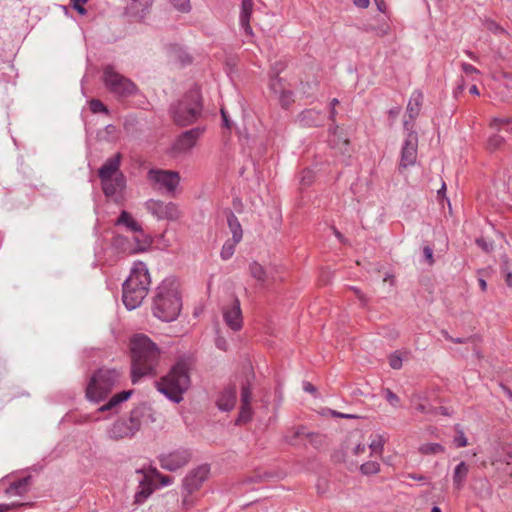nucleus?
<instances>
[{"mask_svg":"<svg viewBox=\"0 0 512 512\" xmlns=\"http://www.w3.org/2000/svg\"><path fill=\"white\" fill-rule=\"evenodd\" d=\"M505 142V138L501 136L498 132L489 137L487 142V148L490 151H495L499 149Z\"/></svg>","mask_w":512,"mask_h":512,"instance_id":"obj_39","label":"nucleus"},{"mask_svg":"<svg viewBox=\"0 0 512 512\" xmlns=\"http://www.w3.org/2000/svg\"><path fill=\"white\" fill-rule=\"evenodd\" d=\"M252 401V389L250 382L247 380L246 383L242 384L241 387V403L242 404H251Z\"/></svg>","mask_w":512,"mask_h":512,"instance_id":"obj_43","label":"nucleus"},{"mask_svg":"<svg viewBox=\"0 0 512 512\" xmlns=\"http://www.w3.org/2000/svg\"><path fill=\"white\" fill-rule=\"evenodd\" d=\"M209 471L208 465H201L191 470L183 479V491L192 494L198 490L207 479Z\"/></svg>","mask_w":512,"mask_h":512,"instance_id":"obj_14","label":"nucleus"},{"mask_svg":"<svg viewBox=\"0 0 512 512\" xmlns=\"http://www.w3.org/2000/svg\"><path fill=\"white\" fill-rule=\"evenodd\" d=\"M444 450V447L439 443H424L419 447V452L424 455L443 453Z\"/></svg>","mask_w":512,"mask_h":512,"instance_id":"obj_35","label":"nucleus"},{"mask_svg":"<svg viewBox=\"0 0 512 512\" xmlns=\"http://www.w3.org/2000/svg\"><path fill=\"white\" fill-rule=\"evenodd\" d=\"M331 137L329 139L330 145L339 150L342 154L349 153L350 142L342 133L338 132V126H331L329 128Z\"/></svg>","mask_w":512,"mask_h":512,"instance_id":"obj_25","label":"nucleus"},{"mask_svg":"<svg viewBox=\"0 0 512 512\" xmlns=\"http://www.w3.org/2000/svg\"><path fill=\"white\" fill-rule=\"evenodd\" d=\"M152 474L157 477L160 481L161 486L166 487L172 484V478L166 475H162L157 469L151 470Z\"/></svg>","mask_w":512,"mask_h":512,"instance_id":"obj_48","label":"nucleus"},{"mask_svg":"<svg viewBox=\"0 0 512 512\" xmlns=\"http://www.w3.org/2000/svg\"><path fill=\"white\" fill-rule=\"evenodd\" d=\"M423 255L429 265L434 263L433 249L430 246H425L423 248Z\"/></svg>","mask_w":512,"mask_h":512,"instance_id":"obj_52","label":"nucleus"},{"mask_svg":"<svg viewBox=\"0 0 512 512\" xmlns=\"http://www.w3.org/2000/svg\"><path fill=\"white\" fill-rule=\"evenodd\" d=\"M418 150V133H408L401 147L399 169H406L416 163Z\"/></svg>","mask_w":512,"mask_h":512,"instance_id":"obj_13","label":"nucleus"},{"mask_svg":"<svg viewBox=\"0 0 512 512\" xmlns=\"http://www.w3.org/2000/svg\"><path fill=\"white\" fill-rule=\"evenodd\" d=\"M103 82L107 90L118 99L134 96L138 91L135 83L117 72L112 65L104 67Z\"/></svg>","mask_w":512,"mask_h":512,"instance_id":"obj_7","label":"nucleus"},{"mask_svg":"<svg viewBox=\"0 0 512 512\" xmlns=\"http://www.w3.org/2000/svg\"><path fill=\"white\" fill-rule=\"evenodd\" d=\"M216 347L219 349V350H223V351H226L227 350V342L225 339L223 338H218L216 340Z\"/></svg>","mask_w":512,"mask_h":512,"instance_id":"obj_61","label":"nucleus"},{"mask_svg":"<svg viewBox=\"0 0 512 512\" xmlns=\"http://www.w3.org/2000/svg\"><path fill=\"white\" fill-rule=\"evenodd\" d=\"M403 358L399 354H391L389 357V365L393 369H400L402 367Z\"/></svg>","mask_w":512,"mask_h":512,"instance_id":"obj_49","label":"nucleus"},{"mask_svg":"<svg viewBox=\"0 0 512 512\" xmlns=\"http://www.w3.org/2000/svg\"><path fill=\"white\" fill-rule=\"evenodd\" d=\"M476 243L479 247H481L485 252H490L493 249L492 243H487L484 239H477Z\"/></svg>","mask_w":512,"mask_h":512,"instance_id":"obj_57","label":"nucleus"},{"mask_svg":"<svg viewBox=\"0 0 512 512\" xmlns=\"http://www.w3.org/2000/svg\"><path fill=\"white\" fill-rule=\"evenodd\" d=\"M303 390L311 394H314L316 392L315 386L308 381L303 382Z\"/></svg>","mask_w":512,"mask_h":512,"instance_id":"obj_59","label":"nucleus"},{"mask_svg":"<svg viewBox=\"0 0 512 512\" xmlns=\"http://www.w3.org/2000/svg\"><path fill=\"white\" fill-rule=\"evenodd\" d=\"M221 116H222V120H223V125L226 128H230L231 127V123H230V120L228 118V114H227V112L225 111L224 108H221Z\"/></svg>","mask_w":512,"mask_h":512,"instance_id":"obj_60","label":"nucleus"},{"mask_svg":"<svg viewBox=\"0 0 512 512\" xmlns=\"http://www.w3.org/2000/svg\"><path fill=\"white\" fill-rule=\"evenodd\" d=\"M507 286L512 287V270L503 273Z\"/></svg>","mask_w":512,"mask_h":512,"instance_id":"obj_64","label":"nucleus"},{"mask_svg":"<svg viewBox=\"0 0 512 512\" xmlns=\"http://www.w3.org/2000/svg\"><path fill=\"white\" fill-rule=\"evenodd\" d=\"M138 473L142 474V479L139 480V490L135 493L134 502L138 505L143 504L153 493L152 480L149 475L138 470Z\"/></svg>","mask_w":512,"mask_h":512,"instance_id":"obj_23","label":"nucleus"},{"mask_svg":"<svg viewBox=\"0 0 512 512\" xmlns=\"http://www.w3.org/2000/svg\"><path fill=\"white\" fill-rule=\"evenodd\" d=\"M462 70L466 74L479 73V70L469 63H462Z\"/></svg>","mask_w":512,"mask_h":512,"instance_id":"obj_58","label":"nucleus"},{"mask_svg":"<svg viewBox=\"0 0 512 512\" xmlns=\"http://www.w3.org/2000/svg\"><path fill=\"white\" fill-rule=\"evenodd\" d=\"M227 224L232 233V239L235 240V242H240L243 237V230L238 218L232 211L227 213Z\"/></svg>","mask_w":512,"mask_h":512,"instance_id":"obj_31","label":"nucleus"},{"mask_svg":"<svg viewBox=\"0 0 512 512\" xmlns=\"http://www.w3.org/2000/svg\"><path fill=\"white\" fill-rule=\"evenodd\" d=\"M415 410L427 415H436L437 409L436 407H433L429 403H417L415 404Z\"/></svg>","mask_w":512,"mask_h":512,"instance_id":"obj_46","label":"nucleus"},{"mask_svg":"<svg viewBox=\"0 0 512 512\" xmlns=\"http://www.w3.org/2000/svg\"><path fill=\"white\" fill-rule=\"evenodd\" d=\"M203 113V99L198 87L189 89L169 107L172 121L181 127L195 123Z\"/></svg>","mask_w":512,"mask_h":512,"instance_id":"obj_5","label":"nucleus"},{"mask_svg":"<svg viewBox=\"0 0 512 512\" xmlns=\"http://www.w3.org/2000/svg\"><path fill=\"white\" fill-rule=\"evenodd\" d=\"M297 120L302 127H321L325 124L326 114L316 109H305L297 116Z\"/></svg>","mask_w":512,"mask_h":512,"instance_id":"obj_19","label":"nucleus"},{"mask_svg":"<svg viewBox=\"0 0 512 512\" xmlns=\"http://www.w3.org/2000/svg\"><path fill=\"white\" fill-rule=\"evenodd\" d=\"M121 371L117 368L100 367L95 370L85 389L88 401L99 403L107 399L113 388L119 384Z\"/></svg>","mask_w":512,"mask_h":512,"instance_id":"obj_6","label":"nucleus"},{"mask_svg":"<svg viewBox=\"0 0 512 512\" xmlns=\"http://www.w3.org/2000/svg\"><path fill=\"white\" fill-rule=\"evenodd\" d=\"M236 399L235 386H229L220 393L216 405L219 410L229 412L235 407Z\"/></svg>","mask_w":512,"mask_h":512,"instance_id":"obj_22","label":"nucleus"},{"mask_svg":"<svg viewBox=\"0 0 512 512\" xmlns=\"http://www.w3.org/2000/svg\"><path fill=\"white\" fill-rule=\"evenodd\" d=\"M150 245L151 239L147 235L135 236L133 241L120 234L114 235L112 238V246L128 255L144 252Z\"/></svg>","mask_w":512,"mask_h":512,"instance_id":"obj_9","label":"nucleus"},{"mask_svg":"<svg viewBox=\"0 0 512 512\" xmlns=\"http://www.w3.org/2000/svg\"><path fill=\"white\" fill-rule=\"evenodd\" d=\"M101 185L105 196L113 197L124 190L126 179L123 173L119 172L114 177L101 180Z\"/></svg>","mask_w":512,"mask_h":512,"instance_id":"obj_20","label":"nucleus"},{"mask_svg":"<svg viewBox=\"0 0 512 512\" xmlns=\"http://www.w3.org/2000/svg\"><path fill=\"white\" fill-rule=\"evenodd\" d=\"M270 89L275 93V94H278L281 92V90H284V86H283V83H282V79L280 77H278V75L276 74L275 76H272L270 78Z\"/></svg>","mask_w":512,"mask_h":512,"instance_id":"obj_47","label":"nucleus"},{"mask_svg":"<svg viewBox=\"0 0 512 512\" xmlns=\"http://www.w3.org/2000/svg\"><path fill=\"white\" fill-rule=\"evenodd\" d=\"M127 16L143 19L151 10L155 0H121Z\"/></svg>","mask_w":512,"mask_h":512,"instance_id":"obj_17","label":"nucleus"},{"mask_svg":"<svg viewBox=\"0 0 512 512\" xmlns=\"http://www.w3.org/2000/svg\"><path fill=\"white\" fill-rule=\"evenodd\" d=\"M204 129L200 127L192 128L180 134L173 144V150L177 153H184L193 148L196 141L203 133Z\"/></svg>","mask_w":512,"mask_h":512,"instance_id":"obj_15","label":"nucleus"},{"mask_svg":"<svg viewBox=\"0 0 512 512\" xmlns=\"http://www.w3.org/2000/svg\"><path fill=\"white\" fill-rule=\"evenodd\" d=\"M317 86V82H301V91L303 94H306L307 96L310 95V92L314 89V87Z\"/></svg>","mask_w":512,"mask_h":512,"instance_id":"obj_53","label":"nucleus"},{"mask_svg":"<svg viewBox=\"0 0 512 512\" xmlns=\"http://www.w3.org/2000/svg\"><path fill=\"white\" fill-rule=\"evenodd\" d=\"M252 416H253V410H252L251 404L245 405V404L241 403V407H240V411H239V415L236 420V423L237 424L247 423L252 419Z\"/></svg>","mask_w":512,"mask_h":512,"instance_id":"obj_36","label":"nucleus"},{"mask_svg":"<svg viewBox=\"0 0 512 512\" xmlns=\"http://www.w3.org/2000/svg\"><path fill=\"white\" fill-rule=\"evenodd\" d=\"M253 6L254 4L252 0H242L241 2L239 22L247 38H252L254 35L252 27L250 26V18L253 12Z\"/></svg>","mask_w":512,"mask_h":512,"instance_id":"obj_21","label":"nucleus"},{"mask_svg":"<svg viewBox=\"0 0 512 512\" xmlns=\"http://www.w3.org/2000/svg\"><path fill=\"white\" fill-rule=\"evenodd\" d=\"M239 242H235V240L231 239V240H227L223 246H222V249H221V252H220V256L223 260H228L230 259L234 252H235V247L236 245L238 244Z\"/></svg>","mask_w":512,"mask_h":512,"instance_id":"obj_38","label":"nucleus"},{"mask_svg":"<svg viewBox=\"0 0 512 512\" xmlns=\"http://www.w3.org/2000/svg\"><path fill=\"white\" fill-rule=\"evenodd\" d=\"M146 209L158 220L175 221L180 217L178 206L173 202L149 200L146 202Z\"/></svg>","mask_w":512,"mask_h":512,"instance_id":"obj_11","label":"nucleus"},{"mask_svg":"<svg viewBox=\"0 0 512 512\" xmlns=\"http://www.w3.org/2000/svg\"><path fill=\"white\" fill-rule=\"evenodd\" d=\"M148 175L159 190L165 189L168 193H173L180 182L179 173L175 171L151 169Z\"/></svg>","mask_w":512,"mask_h":512,"instance_id":"obj_12","label":"nucleus"},{"mask_svg":"<svg viewBox=\"0 0 512 512\" xmlns=\"http://www.w3.org/2000/svg\"><path fill=\"white\" fill-rule=\"evenodd\" d=\"M185 494L183 495V498H182V507L184 509H189L193 506V499L190 497L191 494H188L187 492H184Z\"/></svg>","mask_w":512,"mask_h":512,"instance_id":"obj_55","label":"nucleus"},{"mask_svg":"<svg viewBox=\"0 0 512 512\" xmlns=\"http://www.w3.org/2000/svg\"><path fill=\"white\" fill-rule=\"evenodd\" d=\"M31 481V477L27 476L16 480L10 484L7 488L6 493L10 495H18L21 496L27 491V487Z\"/></svg>","mask_w":512,"mask_h":512,"instance_id":"obj_32","label":"nucleus"},{"mask_svg":"<svg viewBox=\"0 0 512 512\" xmlns=\"http://www.w3.org/2000/svg\"><path fill=\"white\" fill-rule=\"evenodd\" d=\"M129 352H161L157 344L146 334L136 333L130 337Z\"/></svg>","mask_w":512,"mask_h":512,"instance_id":"obj_18","label":"nucleus"},{"mask_svg":"<svg viewBox=\"0 0 512 512\" xmlns=\"http://www.w3.org/2000/svg\"><path fill=\"white\" fill-rule=\"evenodd\" d=\"M150 274L144 262L134 263L128 278L122 284V301L128 310L139 307L148 294Z\"/></svg>","mask_w":512,"mask_h":512,"instance_id":"obj_3","label":"nucleus"},{"mask_svg":"<svg viewBox=\"0 0 512 512\" xmlns=\"http://www.w3.org/2000/svg\"><path fill=\"white\" fill-rule=\"evenodd\" d=\"M89 107H90V110L92 111V113H106L108 114L109 111H108V108L102 103V101L98 100V99H92L90 102H89Z\"/></svg>","mask_w":512,"mask_h":512,"instance_id":"obj_45","label":"nucleus"},{"mask_svg":"<svg viewBox=\"0 0 512 512\" xmlns=\"http://www.w3.org/2000/svg\"><path fill=\"white\" fill-rule=\"evenodd\" d=\"M403 127H404V131L406 132V135L408 133H417L414 130V120H411L410 118H409V120L404 121Z\"/></svg>","mask_w":512,"mask_h":512,"instance_id":"obj_56","label":"nucleus"},{"mask_svg":"<svg viewBox=\"0 0 512 512\" xmlns=\"http://www.w3.org/2000/svg\"><path fill=\"white\" fill-rule=\"evenodd\" d=\"M355 6L359 8H367L370 4L369 0H353Z\"/></svg>","mask_w":512,"mask_h":512,"instance_id":"obj_63","label":"nucleus"},{"mask_svg":"<svg viewBox=\"0 0 512 512\" xmlns=\"http://www.w3.org/2000/svg\"><path fill=\"white\" fill-rule=\"evenodd\" d=\"M115 226H123L128 231H131V232H134V233H140L141 236L145 235L143 233V229H142V226L140 225V223H138L132 217V215L128 211H126V210H122L121 211L119 217L117 218V220L115 222Z\"/></svg>","mask_w":512,"mask_h":512,"instance_id":"obj_26","label":"nucleus"},{"mask_svg":"<svg viewBox=\"0 0 512 512\" xmlns=\"http://www.w3.org/2000/svg\"><path fill=\"white\" fill-rule=\"evenodd\" d=\"M456 434L453 437V443L456 447L461 448L468 445V439L465 436L463 430L461 429L460 425L455 426Z\"/></svg>","mask_w":512,"mask_h":512,"instance_id":"obj_41","label":"nucleus"},{"mask_svg":"<svg viewBox=\"0 0 512 512\" xmlns=\"http://www.w3.org/2000/svg\"><path fill=\"white\" fill-rule=\"evenodd\" d=\"M407 478L416 480V481H425L427 478L422 474H416V473H408Z\"/></svg>","mask_w":512,"mask_h":512,"instance_id":"obj_62","label":"nucleus"},{"mask_svg":"<svg viewBox=\"0 0 512 512\" xmlns=\"http://www.w3.org/2000/svg\"><path fill=\"white\" fill-rule=\"evenodd\" d=\"M192 365L190 359L177 361L165 376L155 382L156 390L171 402L180 403L191 385L189 372Z\"/></svg>","mask_w":512,"mask_h":512,"instance_id":"obj_2","label":"nucleus"},{"mask_svg":"<svg viewBox=\"0 0 512 512\" xmlns=\"http://www.w3.org/2000/svg\"><path fill=\"white\" fill-rule=\"evenodd\" d=\"M249 273L258 282L264 283L268 279V273L265 268L256 261L249 264Z\"/></svg>","mask_w":512,"mask_h":512,"instance_id":"obj_34","label":"nucleus"},{"mask_svg":"<svg viewBox=\"0 0 512 512\" xmlns=\"http://www.w3.org/2000/svg\"><path fill=\"white\" fill-rule=\"evenodd\" d=\"M182 309L179 283L176 278H165L155 290L152 300L153 315L163 322L176 320Z\"/></svg>","mask_w":512,"mask_h":512,"instance_id":"obj_1","label":"nucleus"},{"mask_svg":"<svg viewBox=\"0 0 512 512\" xmlns=\"http://www.w3.org/2000/svg\"><path fill=\"white\" fill-rule=\"evenodd\" d=\"M73 8L79 13L84 15L86 13V9L84 8V4L87 0H71Z\"/></svg>","mask_w":512,"mask_h":512,"instance_id":"obj_51","label":"nucleus"},{"mask_svg":"<svg viewBox=\"0 0 512 512\" xmlns=\"http://www.w3.org/2000/svg\"><path fill=\"white\" fill-rule=\"evenodd\" d=\"M314 178L315 174L313 170L310 168H305L300 173L299 181L302 187H308L313 183Z\"/></svg>","mask_w":512,"mask_h":512,"instance_id":"obj_40","label":"nucleus"},{"mask_svg":"<svg viewBox=\"0 0 512 512\" xmlns=\"http://www.w3.org/2000/svg\"><path fill=\"white\" fill-rule=\"evenodd\" d=\"M223 318L228 327L237 331L242 327V312L240 308V301L234 297L231 304L223 308Z\"/></svg>","mask_w":512,"mask_h":512,"instance_id":"obj_16","label":"nucleus"},{"mask_svg":"<svg viewBox=\"0 0 512 512\" xmlns=\"http://www.w3.org/2000/svg\"><path fill=\"white\" fill-rule=\"evenodd\" d=\"M172 5L181 10V11H187L190 8V0H169Z\"/></svg>","mask_w":512,"mask_h":512,"instance_id":"obj_50","label":"nucleus"},{"mask_svg":"<svg viewBox=\"0 0 512 512\" xmlns=\"http://www.w3.org/2000/svg\"><path fill=\"white\" fill-rule=\"evenodd\" d=\"M422 102L423 93L419 90L414 91L407 105V114L411 120H415V118L419 115Z\"/></svg>","mask_w":512,"mask_h":512,"instance_id":"obj_30","label":"nucleus"},{"mask_svg":"<svg viewBox=\"0 0 512 512\" xmlns=\"http://www.w3.org/2000/svg\"><path fill=\"white\" fill-rule=\"evenodd\" d=\"M360 470L364 475H373L379 472L380 464L376 461H368L360 466Z\"/></svg>","mask_w":512,"mask_h":512,"instance_id":"obj_42","label":"nucleus"},{"mask_svg":"<svg viewBox=\"0 0 512 512\" xmlns=\"http://www.w3.org/2000/svg\"><path fill=\"white\" fill-rule=\"evenodd\" d=\"M155 421L153 410L145 404H140L134 407L128 416L115 420L108 428L107 434L113 440L133 438L142 426Z\"/></svg>","mask_w":512,"mask_h":512,"instance_id":"obj_4","label":"nucleus"},{"mask_svg":"<svg viewBox=\"0 0 512 512\" xmlns=\"http://www.w3.org/2000/svg\"><path fill=\"white\" fill-rule=\"evenodd\" d=\"M469 465L461 461L453 471V486L456 490H461L464 487L465 481L469 474Z\"/></svg>","mask_w":512,"mask_h":512,"instance_id":"obj_28","label":"nucleus"},{"mask_svg":"<svg viewBox=\"0 0 512 512\" xmlns=\"http://www.w3.org/2000/svg\"><path fill=\"white\" fill-rule=\"evenodd\" d=\"M278 99L281 107L284 109H288L294 102V94L291 90L284 89L281 90L280 93H278Z\"/></svg>","mask_w":512,"mask_h":512,"instance_id":"obj_37","label":"nucleus"},{"mask_svg":"<svg viewBox=\"0 0 512 512\" xmlns=\"http://www.w3.org/2000/svg\"><path fill=\"white\" fill-rule=\"evenodd\" d=\"M191 456V452L188 449L178 448L167 453H162L159 455L158 459L163 469L174 472L186 466L191 460Z\"/></svg>","mask_w":512,"mask_h":512,"instance_id":"obj_10","label":"nucleus"},{"mask_svg":"<svg viewBox=\"0 0 512 512\" xmlns=\"http://www.w3.org/2000/svg\"><path fill=\"white\" fill-rule=\"evenodd\" d=\"M490 127L497 132L504 130L507 133H511L512 117H494L490 122Z\"/></svg>","mask_w":512,"mask_h":512,"instance_id":"obj_33","label":"nucleus"},{"mask_svg":"<svg viewBox=\"0 0 512 512\" xmlns=\"http://www.w3.org/2000/svg\"><path fill=\"white\" fill-rule=\"evenodd\" d=\"M159 354H132L131 381L138 383L144 377H152L157 374Z\"/></svg>","mask_w":512,"mask_h":512,"instance_id":"obj_8","label":"nucleus"},{"mask_svg":"<svg viewBox=\"0 0 512 512\" xmlns=\"http://www.w3.org/2000/svg\"><path fill=\"white\" fill-rule=\"evenodd\" d=\"M383 394L387 402L395 408L399 407L400 405V398L389 388H385L383 390Z\"/></svg>","mask_w":512,"mask_h":512,"instance_id":"obj_44","label":"nucleus"},{"mask_svg":"<svg viewBox=\"0 0 512 512\" xmlns=\"http://www.w3.org/2000/svg\"><path fill=\"white\" fill-rule=\"evenodd\" d=\"M167 52L169 56L180 62L183 65L189 64L192 62L191 56L188 52L179 44H169L167 46Z\"/></svg>","mask_w":512,"mask_h":512,"instance_id":"obj_29","label":"nucleus"},{"mask_svg":"<svg viewBox=\"0 0 512 512\" xmlns=\"http://www.w3.org/2000/svg\"><path fill=\"white\" fill-rule=\"evenodd\" d=\"M133 394V390L121 391L108 399V401L99 407V412L113 411L123 402L127 401L131 395Z\"/></svg>","mask_w":512,"mask_h":512,"instance_id":"obj_27","label":"nucleus"},{"mask_svg":"<svg viewBox=\"0 0 512 512\" xmlns=\"http://www.w3.org/2000/svg\"><path fill=\"white\" fill-rule=\"evenodd\" d=\"M511 264L509 262V259L508 257L505 255L502 257L501 259V264H500V270H501V273H505L507 271H510L511 270Z\"/></svg>","mask_w":512,"mask_h":512,"instance_id":"obj_54","label":"nucleus"},{"mask_svg":"<svg viewBox=\"0 0 512 512\" xmlns=\"http://www.w3.org/2000/svg\"><path fill=\"white\" fill-rule=\"evenodd\" d=\"M122 155L116 153L114 156L108 158L98 170L100 180L113 177L118 174Z\"/></svg>","mask_w":512,"mask_h":512,"instance_id":"obj_24","label":"nucleus"}]
</instances>
